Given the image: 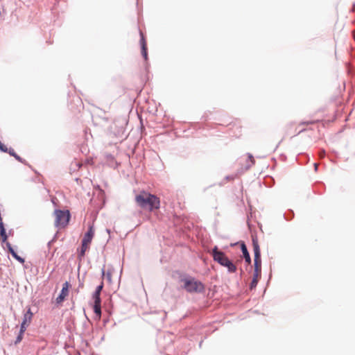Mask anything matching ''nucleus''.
Here are the masks:
<instances>
[{
	"label": "nucleus",
	"instance_id": "nucleus-1",
	"mask_svg": "<svg viewBox=\"0 0 355 355\" xmlns=\"http://www.w3.org/2000/svg\"><path fill=\"white\" fill-rule=\"evenodd\" d=\"M135 202L139 207L150 211L158 209L160 200L158 197L145 191H141L135 196Z\"/></svg>",
	"mask_w": 355,
	"mask_h": 355
},
{
	"label": "nucleus",
	"instance_id": "nucleus-2",
	"mask_svg": "<svg viewBox=\"0 0 355 355\" xmlns=\"http://www.w3.org/2000/svg\"><path fill=\"white\" fill-rule=\"evenodd\" d=\"M212 256L214 260L227 268L229 272L232 273L236 271V266L228 259L224 252L219 251L216 246L212 250Z\"/></svg>",
	"mask_w": 355,
	"mask_h": 355
},
{
	"label": "nucleus",
	"instance_id": "nucleus-3",
	"mask_svg": "<svg viewBox=\"0 0 355 355\" xmlns=\"http://www.w3.org/2000/svg\"><path fill=\"white\" fill-rule=\"evenodd\" d=\"M53 214L55 217L54 224L56 227L61 229L67 226L70 220L69 211L56 209Z\"/></svg>",
	"mask_w": 355,
	"mask_h": 355
},
{
	"label": "nucleus",
	"instance_id": "nucleus-4",
	"mask_svg": "<svg viewBox=\"0 0 355 355\" xmlns=\"http://www.w3.org/2000/svg\"><path fill=\"white\" fill-rule=\"evenodd\" d=\"M252 246H253V250H254V272L256 273L257 276L261 275V252H260V248H259V245L258 243V241L256 237H252Z\"/></svg>",
	"mask_w": 355,
	"mask_h": 355
},
{
	"label": "nucleus",
	"instance_id": "nucleus-5",
	"mask_svg": "<svg viewBox=\"0 0 355 355\" xmlns=\"http://www.w3.org/2000/svg\"><path fill=\"white\" fill-rule=\"evenodd\" d=\"M94 236V230L92 226H89V230L87 233L84 235V237L82 241V246L80 251L78 254L79 259H82L84 257L85 254V252L89 249L90 243L92 241V239Z\"/></svg>",
	"mask_w": 355,
	"mask_h": 355
},
{
	"label": "nucleus",
	"instance_id": "nucleus-6",
	"mask_svg": "<svg viewBox=\"0 0 355 355\" xmlns=\"http://www.w3.org/2000/svg\"><path fill=\"white\" fill-rule=\"evenodd\" d=\"M184 288L189 293L202 292L205 288L204 285L200 282L195 280L194 279H184Z\"/></svg>",
	"mask_w": 355,
	"mask_h": 355
},
{
	"label": "nucleus",
	"instance_id": "nucleus-7",
	"mask_svg": "<svg viewBox=\"0 0 355 355\" xmlns=\"http://www.w3.org/2000/svg\"><path fill=\"white\" fill-rule=\"evenodd\" d=\"M100 295L101 293L98 292H94L93 294V299L94 300L93 308L98 320H100L101 317V300Z\"/></svg>",
	"mask_w": 355,
	"mask_h": 355
},
{
	"label": "nucleus",
	"instance_id": "nucleus-8",
	"mask_svg": "<svg viewBox=\"0 0 355 355\" xmlns=\"http://www.w3.org/2000/svg\"><path fill=\"white\" fill-rule=\"evenodd\" d=\"M69 286H70V284L68 282H66L62 284V288L61 290V293L56 298V302L58 304L62 303L66 297L68 296Z\"/></svg>",
	"mask_w": 355,
	"mask_h": 355
},
{
	"label": "nucleus",
	"instance_id": "nucleus-9",
	"mask_svg": "<svg viewBox=\"0 0 355 355\" xmlns=\"http://www.w3.org/2000/svg\"><path fill=\"white\" fill-rule=\"evenodd\" d=\"M32 318H33V313L31 312V309H28V310L24 314L23 321L21 324V331H26V327L31 322Z\"/></svg>",
	"mask_w": 355,
	"mask_h": 355
},
{
	"label": "nucleus",
	"instance_id": "nucleus-10",
	"mask_svg": "<svg viewBox=\"0 0 355 355\" xmlns=\"http://www.w3.org/2000/svg\"><path fill=\"white\" fill-rule=\"evenodd\" d=\"M0 150L5 153H8L11 156L14 157L17 161L24 163V160L17 155L12 148L8 149V148L0 141Z\"/></svg>",
	"mask_w": 355,
	"mask_h": 355
},
{
	"label": "nucleus",
	"instance_id": "nucleus-11",
	"mask_svg": "<svg viewBox=\"0 0 355 355\" xmlns=\"http://www.w3.org/2000/svg\"><path fill=\"white\" fill-rule=\"evenodd\" d=\"M240 245H241V250L243 252V255L245 262L248 264H250L251 263V258H250V254L248 251L245 244L244 243V242H241L240 243Z\"/></svg>",
	"mask_w": 355,
	"mask_h": 355
},
{
	"label": "nucleus",
	"instance_id": "nucleus-12",
	"mask_svg": "<svg viewBox=\"0 0 355 355\" xmlns=\"http://www.w3.org/2000/svg\"><path fill=\"white\" fill-rule=\"evenodd\" d=\"M0 237H1L2 242H5L8 238L6 233L5 228H4L3 223L2 222V218H1V220H0Z\"/></svg>",
	"mask_w": 355,
	"mask_h": 355
},
{
	"label": "nucleus",
	"instance_id": "nucleus-13",
	"mask_svg": "<svg viewBox=\"0 0 355 355\" xmlns=\"http://www.w3.org/2000/svg\"><path fill=\"white\" fill-rule=\"evenodd\" d=\"M0 237H1L2 242H5L8 238L6 233L5 228H4L3 223L2 222V218H1V220H0Z\"/></svg>",
	"mask_w": 355,
	"mask_h": 355
},
{
	"label": "nucleus",
	"instance_id": "nucleus-14",
	"mask_svg": "<svg viewBox=\"0 0 355 355\" xmlns=\"http://www.w3.org/2000/svg\"><path fill=\"white\" fill-rule=\"evenodd\" d=\"M261 275H256V273L254 272L253 275V279L252 280V282L250 284V288H252L255 287L257 284L258 280L260 278Z\"/></svg>",
	"mask_w": 355,
	"mask_h": 355
},
{
	"label": "nucleus",
	"instance_id": "nucleus-15",
	"mask_svg": "<svg viewBox=\"0 0 355 355\" xmlns=\"http://www.w3.org/2000/svg\"><path fill=\"white\" fill-rule=\"evenodd\" d=\"M25 331H21V328H20L19 334L15 340V344L20 343L23 338V335Z\"/></svg>",
	"mask_w": 355,
	"mask_h": 355
},
{
	"label": "nucleus",
	"instance_id": "nucleus-16",
	"mask_svg": "<svg viewBox=\"0 0 355 355\" xmlns=\"http://www.w3.org/2000/svg\"><path fill=\"white\" fill-rule=\"evenodd\" d=\"M102 275L103 277H104L105 275H106V277L107 279H108L109 282H111V279H112V272L110 271H107V273L105 274V270L104 269L102 270Z\"/></svg>",
	"mask_w": 355,
	"mask_h": 355
},
{
	"label": "nucleus",
	"instance_id": "nucleus-17",
	"mask_svg": "<svg viewBox=\"0 0 355 355\" xmlns=\"http://www.w3.org/2000/svg\"><path fill=\"white\" fill-rule=\"evenodd\" d=\"M12 257L16 259L17 261H19L20 263H24V259L21 258V257L18 256L16 252H12Z\"/></svg>",
	"mask_w": 355,
	"mask_h": 355
},
{
	"label": "nucleus",
	"instance_id": "nucleus-18",
	"mask_svg": "<svg viewBox=\"0 0 355 355\" xmlns=\"http://www.w3.org/2000/svg\"><path fill=\"white\" fill-rule=\"evenodd\" d=\"M141 49L144 47L147 48L146 40H145L144 37L141 33Z\"/></svg>",
	"mask_w": 355,
	"mask_h": 355
},
{
	"label": "nucleus",
	"instance_id": "nucleus-19",
	"mask_svg": "<svg viewBox=\"0 0 355 355\" xmlns=\"http://www.w3.org/2000/svg\"><path fill=\"white\" fill-rule=\"evenodd\" d=\"M141 53L144 58V59L146 60L147 58H148V55H147V48H142L141 49Z\"/></svg>",
	"mask_w": 355,
	"mask_h": 355
},
{
	"label": "nucleus",
	"instance_id": "nucleus-20",
	"mask_svg": "<svg viewBox=\"0 0 355 355\" xmlns=\"http://www.w3.org/2000/svg\"><path fill=\"white\" fill-rule=\"evenodd\" d=\"M103 288V282L101 281L100 285L97 286L95 292L101 293Z\"/></svg>",
	"mask_w": 355,
	"mask_h": 355
},
{
	"label": "nucleus",
	"instance_id": "nucleus-21",
	"mask_svg": "<svg viewBox=\"0 0 355 355\" xmlns=\"http://www.w3.org/2000/svg\"><path fill=\"white\" fill-rule=\"evenodd\" d=\"M6 245L8 247V250L9 252L12 255V252H15V251L12 248L10 243H7Z\"/></svg>",
	"mask_w": 355,
	"mask_h": 355
},
{
	"label": "nucleus",
	"instance_id": "nucleus-22",
	"mask_svg": "<svg viewBox=\"0 0 355 355\" xmlns=\"http://www.w3.org/2000/svg\"><path fill=\"white\" fill-rule=\"evenodd\" d=\"M317 121H304V122L301 123L300 124H302V125H309V124H314Z\"/></svg>",
	"mask_w": 355,
	"mask_h": 355
},
{
	"label": "nucleus",
	"instance_id": "nucleus-23",
	"mask_svg": "<svg viewBox=\"0 0 355 355\" xmlns=\"http://www.w3.org/2000/svg\"><path fill=\"white\" fill-rule=\"evenodd\" d=\"M248 159L250 160V162L251 163V165L254 164V157H253V156L252 155H248Z\"/></svg>",
	"mask_w": 355,
	"mask_h": 355
},
{
	"label": "nucleus",
	"instance_id": "nucleus-24",
	"mask_svg": "<svg viewBox=\"0 0 355 355\" xmlns=\"http://www.w3.org/2000/svg\"><path fill=\"white\" fill-rule=\"evenodd\" d=\"M319 156L320 158H323L325 156V151L324 150H320L319 153Z\"/></svg>",
	"mask_w": 355,
	"mask_h": 355
},
{
	"label": "nucleus",
	"instance_id": "nucleus-25",
	"mask_svg": "<svg viewBox=\"0 0 355 355\" xmlns=\"http://www.w3.org/2000/svg\"><path fill=\"white\" fill-rule=\"evenodd\" d=\"M314 166H315V170L316 171L318 169V164H314Z\"/></svg>",
	"mask_w": 355,
	"mask_h": 355
}]
</instances>
